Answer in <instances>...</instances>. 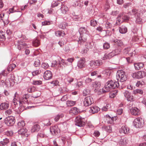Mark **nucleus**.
Segmentation results:
<instances>
[{
  "label": "nucleus",
  "instance_id": "f257e3e1",
  "mask_svg": "<svg viewBox=\"0 0 146 146\" xmlns=\"http://www.w3.org/2000/svg\"><path fill=\"white\" fill-rule=\"evenodd\" d=\"M120 88V85L119 82L111 80L108 81V84L100 90V92L102 93H105L110 91L111 89L115 88Z\"/></svg>",
  "mask_w": 146,
  "mask_h": 146
},
{
  "label": "nucleus",
  "instance_id": "f03ea898",
  "mask_svg": "<svg viewBox=\"0 0 146 146\" xmlns=\"http://www.w3.org/2000/svg\"><path fill=\"white\" fill-rule=\"evenodd\" d=\"M141 12L139 10L135 9H133L131 11L129 12V15H134L135 19V22L137 23L141 24L142 22V19L140 17Z\"/></svg>",
  "mask_w": 146,
  "mask_h": 146
},
{
  "label": "nucleus",
  "instance_id": "7ed1b4c3",
  "mask_svg": "<svg viewBox=\"0 0 146 146\" xmlns=\"http://www.w3.org/2000/svg\"><path fill=\"white\" fill-rule=\"evenodd\" d=\"M116 77L118 82L119 81L121 82H125L127 79V76L125 72L123 71L118 70L117 71Z\"/></svg>",
  "mask_w": 146,
  "mask_h": 146
},
{
  "label": "nucleus",
  "instance_id": "20e7f679",
  "mask_svg": "<svg viewBox=\"0 0 146 146\" xmlns=\"http://www.w3.org/2000/svg\"><path fill=\"white\" fill-rule=\"evenodd\" d=\"M143 120L140 117H138L135 119L133 122V126L136 128L141 127L143 126Z\"/></svg>",
  "mask_w": 146,
  "mask_h": 146
},
{
  "label": "nucleus",
  "instance_id": "39448f33",
  "mask_svg": "<svg viewBox=\"0 0 146 146\" xmlns=\"http://www.w3.org/2000/svg\"><path fill=\"white\" fill-rule=\"evenodd\" d=\"M75 125L79 127H82L85 125L84 118L80 116L77 117L75 119Z\"/></svg>",
  "mask_w": 146,
  "mask_h": 146
},
{
  "label": "nucleus",
  "instance_id": "423d86ee",
  "mask_svg": "<svg viewBox=\"0 0 146 146\" xmlns=\"http://www.w3.org/2000/svg\"><path fill=\"white\" fill-rule=\"evenodd\" d=\"M15 119L13 117L9 116L5 119L4 122L8 126H12L15 123Z\"/></svg>",
  "mask_w": 146,
  "mask_h": 146
},
{
  "label": "nucleus",
  "instance_id": "0eeeda50",
  "mask_svg": "<svg viewBox=\"0 0 146 146\" xmlns=\"http://www.w3.org/2000/svg\"><path fill=\"white\" fill-rule=\"evenodd\" d=\"M83 102L84 106H88L94 103L93 98L90 96H87L84 99Z\"/></svg>",
  "mask_w": 146,
  "mask_h": 146
},
{
  "label": "nucleus",
  "instance_id": "6e6552de",
  "mask_svg": "<svg viewBox=\"0 0 146 146\" xmlns=\"http://www.w3.org/2000/svg\"><path fill=\"white\" fill-rule=\"evenodd\" d=\"M81 35V37L79 38L78 42L81 44L85 42L87 40V38L89 37L88 34L84 33Z\"/></svg>",
  "mask_w": 146,
  "mask_h": 146
},
{
  "label": "nucleus",
  "instance_id": "1a4fd4ad",
  "mask_svg": "<svg viewBox=\"0 0 146 146\" xmlns=\"http://www.w3.org/2000/svg\"><path fill=\"white\" fill-rule=\"evenodd\" d=\"M16 66L15 64H12L8 66L7 68V72L5 70H4L2 72L3 75L4 76H5L7 75V74L9 72H11Z\"/></svg>",
  "mask_w": 146,
  "mask_h": 146
},
{
  "label": "nucleus",
  "instance_id": "9d476101",
  "mask_svg": "<svg viewBox=\"0 0 146 146\" xmlns=\"http://www.w3.org/2000/svg\"><path fill=\"white\" fill-rule=\"evenodd\" d=\"M52 76V72L50 71L46 70L44 73V78L45 80H49L51 78Z\"/></svg>",
  "mask_w": 146,
  "mask_h": 146
},
{
  "label": "nucleus",
  "instance_id": "9b49d317",
  "mask_svg": "<svg viewBox=\"0 0 146 146\" xmlns=\"http://www.w3.org/2000/svg\"><path fill=\"white\" fill-rule=\"evenodd\" d=\"M119 131L121 134H128L129 133V129L126 126H123L119 129Z\"/></svg>",
  "mask_w": 146,
  "mask_h": 146
},
{
  "label": "nucleus",
  "instance_id": "f8f14e48",
  "mask_svg": "<svg viewBox=\"0 0 146 146\" xmlns=\"http://www.w3.org/2000/svg\"><path fill=\"white\" fill-rule=\"evenodd\" d=\"M58 129L56 126H54L50 128V131L53 136H55L58 134Z\"/></svg>",
  "mask_w": 146,
  "mask_h": 146
},
{
  "label": "nucleus",
  "instance_id": "ddd939ff",
  "mask_svg": "<svg viewBox=\"0 0 146 146\" xmlns=\"http://www.w3.org/2000/svg\"><path fill=\"white\" fill-rule=\"evenodd\" d=\"M86 62V60L84 58H80L78 63V66L80 68H82L85 66V63Z\"/></svg>",
  "mask_w": 146,
  "mask_h": 146
},
{
  "label": "nucleus",
  "instance_id": "4468645a",
  "mask_svg": "<svg viewBox=\"0 0 146 146\" xmlns=\"http://www.w3.org/2000/svg\"><path fill=\"white\" fill-rule=\"evenodd\" d=\"M106 117L108 123L111 124L113 123L114 121L116 119V118L115 116H111L109 115H106Z\"/></svg>",
  "mask_w": 146,
  "mask_h": 146
},
{
  "label": "nucleus",
  "instance_id": "2eb2a0df",
  "mask_svg": "<svg viewBox=\"0 0 146 146\" xmlns=\"http://www.w3.org/2000/svg\"><path fill=\"white\" fill-rule=\"evenodd\" d=\"M29 97V95L27 94L23 95L21 99H20L19 103L22 104V103H27L28 102V98Z\"/></svg>",
  "mask_w": 146,
  "mask_h": 146
},
{
  "label": "nucleus",
  "instance_id": "dca6fc26",
  "mask_svg": "<svg viewBox=\"0 0 146 146\" xmlns=\"http://www.w3.org/2000/svg\"><path fill=\"white\" fill-rule=\"evenodd\" d=\"M130 112L132 115L135 116L140 114L139 110L136 108H131L130 110Z\"/></svg>",
  "mask_w": 146,
  "mask_h": 146
},
{
  "label": "nucleus",
  "instance_id": "f3484780",
  "mask_svg": "<svg viewBox=\"0 0 146 146\" xmlns=\"http://www.w3.org/2000/svg\"><path fill=\"white\" fill-rule=\"evenodd\" d=\"M17 42L15 45L17 46V48L19 50H21V48H23L25 45L24 42L22 40H18Z\"/></svg>",
  "mask_w": 146,
  "mask_h": 146
},
{
  "label": "nucleus",
  "instance_id": "a211bd4d",
  "mask_svg": "<svg viewBox=\"0 0 146 146\" xmlns=\"http://www.w3.org/2000/svg\"><path fill=\"white\" fill-rule=\"evenodd\" d=\"M113 53V52H112L109 53H106L102 58V59L104 60H105L111 58L114 56V54Z\"/></svg>",
  "mask_w": 146,
  "mask_h": 146
},
{
  "label": "nucleus",
  "instance_id": "6ab92c4d",
  "mask_svg": "<svg viewBox=\"0 0 146 146\" xmlns=\"http://www.w3.org/2000/svg\"><path fill=\"white\" fill-rule=\"evenodd\" d=\"M135 69L136 70H139L142 68L144 66V64L142 63H136L134 64Z\"/></svg>",
  "mask_w": 146,
  "mask_h": 146
},
{
  "label": "nucleus",
  "instance_id": "aec40b11",
  "mask_svg": "<svg viewBox=\"0 0 146 146\" xmlns=\"http://www.w3.org/2000/svg\"><path fill=\"white\" fill-rule=\"evenodd\" d=\"M9 106L8 102L2 103L0 105V109L1 110H6L9 108Z\"/></svg>",
  "mask_w": 146,
  "mask_h": 146
},
{
  "label": "nucleus",
  "instance_id": "412c9836",
  "mask_svg": "<svg viewBox=\"0 0 146 146\" xmlns=\"http://www.w3.org/2000/svg\"><path fill=\"white\" fill-rule=\"evenodd\" d=\"M100 109V108L98 107L95 106L91 107L90 108L89 112L90 113H94L98 112Z\"/></svg>",
  "mask_w": 146,
  "mask_h": 146
},
{
  "label": "nucleus",
  "instance_id": "4be33fe9",
  "mask_svg": "<svg viewBox=\"0 0 146 146\" xmlns=\"http://www.w3.org/2000/svg\"><path fill=\"white\" fill-rule=\"evenodd\" d=\"M27 130L25 128H23L20 129L18 131V133L19 134H20L23 135L27 136V134H26Z\"/></svg>",
  "mask_w": 146,
  "mask_h": 146
},
{
  "label": "nucleus",
  "instance_id": "5701e85b",
  "mask_svg": "<svg viewBox=\"0 0 146 146\" xmlns=\"http://www.w3.org/2000/svg\"><path fill=\"white\" fill-rule=\"evenodd\" d=\"M123 15V13H120L118 17L117 18V19L116 21L117 23H118L119 24H120L123 23L124 21L123 19V17H122Z\"/></svg>",
  "mask_w": 146,
  "mask_h": 146
},
{
  "label": "nucleus",
  "instance_id": "b1692460",
  "mask_svg": "<svg viewBox=\"0 0 146 146\" xmlns=\"http://www.w3.org/2000/svg\"><path fill=\"white\" fill-rule=\"evenodd\" d=\"M40 129V126L38 124H36L32 127L31 129V131L32 132L37 131L39 130Z\"/></svg>",
  "mask_w": 146,
  "mask_h": 146
},
{
  "label": "nucleus",
  "instance_id": "393cba45",
  "mask_svg": "<svg viewBox=\"0 0 146 146\" xmlns=\"http://www.w3.org/2000/svg\"><path fill=\"white\" fill-rule=\"evenodd\" d=\"M79 32L80 35H83L84 33L88 34V32L87 31V29L84 27H81L80 28Z\"/></svg>",
  "mask_w": 146,
  "mask_h": 146
},
{
  "label": "nucleus",
  "instance_id": "a878e982",
  "mask_svg": "<svg viewBox=\"0 0 146 146\" xmlns=\"http://www.w3.org/2000/svg\"><path fill=\"white\" fill-rule=\"evenodd\" d=\"M61 64L64 66L68 65V62H66L64 60L62 59L61 61L59 60L58 63V66L60 67H62Z\"/></svg>",
  "mask_w": 146,
  "mask_h": 146
},
{
  "label": "nucleus",
  "instance_id": "bb28decb",
  "mask_svg": "<svg viewBox=\"0 0 146 146\" xmlns=\"http://www.w3.org/2000/svg\"><path fill=\"white\" fill-rule=\"evenodd\" d=\"M113 42H114L115 45H117L118 46H121L123 44L122 41L120 40L115 39L114 40Z\"/></svg>",
  "mask_w": 146,
  "mask_h": 146
},
{
  "label": "nucleus",
  "instance_id": "cd10ccee",
  "mask_svg": "<svg viewBox=\"0 0 146 146\" xmlns=\"http://www.w3.org/2000/svg\"><path fill=\"white\" fill-rule=\"evenodd\" d=\"M127 29L125 26H122L119 28V31L120 32L123 34L126 33L127 32Z\"/></svg>",
  "mask_w": 146,
  "mask_h": 146
},
{
  "label": "nucleus",
  "instance_id": "c85d7f7f",
  "mask_svg": "<svg viewBox=\"0 0 146 146\" xmlns=\"http://www.w3.org/2000/svg\"><path fill=\"white\" fill-rule=\"evenodd\" d=\"M79 111V110L76 107L72 108L70 111V112L75 115L77 114Z\"/></svg>",
  "mask_w": 146,
  "mask_h": 146
},
{
  "label": "nucleus",
  "instance_id": "c756f323",
  "mask_svg": "<svg viewBox=\"0 0 146 146\" xmlns=\"http://www.w3.org/2000/svg\"><path fill=\"white\" fill-rule=\"evenodd\" d=\"M145 82L143 80L138 81L136 84V86L137 87H141L145 85Z\"/></svg>",
  "mask_w": 146,
  "mask_h": 146
},
{
  "label": "nucleus",
  "instance_id": "7c9ffc66",
  "mask_svg": "<svg viewBox=\"0 0 146 146\" xmlns=\"http://www.w3.org/2000/svg\"><path fill=\"white\" fill-rule=\"evenodd\" d=\"M143 92V90L141 89H136L133 91L132 93L133 94H139L141 95H142Z\"/></svg>",
  "mask_w": 146,
  "mask_h": 146
},
{
  "label": "nucleus",
  "instance_id": "2f4dec72",
  "mask_svg": "<svg viewBox=\"0 0 146 146\" xmlns=\"http://www.w3.org/2000/svg\"><path fill=\"white\" fill-rule=\"evenodd\" d=\"M102 128L104 129L106 131L109 133L111 132L112 131V128L110 125L104 126L102 127Z\"/></svg>",
  "mask_w": 146,
  "mask_h": 146
},
{
  "label": "nucleus",
  "instance_id": "473e14b6",
  "mask_svg": "<svg viewBox=\"0 0 146 146\" xmlns=\"http://www.w3.org/2000/svg\"><path fill=\"white\" fill-rule=\"evenodd\" d=\"M126 139H121L119 141L118 143L124 146L127 144Z\"/></svg>",
  "mask_w": 146,
  "mask_h": 146
},
{
  "label": "nucleus",
  "instance_id": "72a5a7b5",
  "mask_svg": "<svg viewBox=\"0 0 146 146\" xmlns=\"http://www.w3.org/2000/svg\"><path fill=\"white\" fill-rule=\"evenodd\" d=\"M64 33L62 31H56L55 32V35L58 36H64Z\"/></svg>",
  "mask_w": 146,
  "mask_h": 146
},
{
  "label": "nucleus",
  "instance_id": "f704fd0d",
  "mask_svg": "<svg viewBox=\"0 0 146 146\" xmlns=\"http://www.w3.org/2000/svg\"><path fill=\"white\" fill-rule=\"evenodd\" d=\"M25 123L24 121H19L17 123V125L19 128L25 126Z\"/></svg>",
  "mask_w": 146,
  "mask_h": 146
},
{
  "label": "nucleus",
  "instance_id": "c9c22d12",
  "mask_svg": "<svg viewBox=\"0 0 146 146\" xmlns=\"http://www.w3.org/2000/svg\"><path fill=\"white\" fill-rule=\"evenodd\" d=\"M137 74H138V76L139 78H142L145 75V72L143 71H139L137 72Z\"/></svg>",
  "mask_w": 146,
  "mask_h": 146
},
{
  "label": "nucleus",
  "instance_id": "e433bc0d",
  "mask_svg": "<svg viewBox=\"0 0 146 146\" xmlns=\"http://www.w3.org/2000/svg\"><path fill=\"white\" fill-rule=\"evenodd\" d=\"M4 34L5 33L3 32H0V40L3 41L5 40L6 38Z\"/></svg>",
  "mask_w": 146,
  "mask_h": 146
},
{
  "label": "nucleus",
  "instance_id": "4c0bfd02",
  "mask_svg": "<svg viewBox=\"0 0 146 146\" xmlns=\"http://www.w3.org/2000/svg\"><path fill=\"white\" fill-rule=\"evenodd\" d=\"M118 92V90H116L115 91L110 93V96L111 98H114L117 95Z\"/></svg>",
  "mask_w": 146,
  "mask_h": 146
},
{
  "label": "nucleus",
  "instance_id": "58836bf2",
  "mask_svg": "<svg viewBox=\"0 0 146 146\" xmlns=\"http://www.w3.org/2000/svg\"><path fill=\"white\" fill-rule=\"evenodd\" d=\"M76 103V101L71 100L67 101V104L68 106H72L74 105Z\"/></svg>",
  "mask_w": 146,
  "mask_h": 146
},
{
  "label": "nucleus",
  "instance_id": "ea45409f",
  "mask_svg": "<svg viewBox=\"0 0 146 146\" xmlns=\"http://www.w3.org/2000/svg\"><path fill=\"white\" fill-rule=\"evenodd\" d=\"M110 44L108 42L105 43L103 45V47L104 49L106 50L109 49L110 48Z\"/></svg>",
  "mask_w": 146,
  "mask_h": 146
},
{
  "label": "nucleus",
  "instance_id": "a19ab883",
  "mask_svg": "<svg viewBox=\"0 0 146 146\" xmlns=\"http://www.w3.org/2000/svg\"><path fill=\"white\" fill-rule=\"evenodd\" d=\"M32 83L34 85H40L42 84V81L40 80H33Z\"/></svg>",
  "mask_w": 146,
  "mask_h": 146
},
{
  "label": "nucleus",
  "instance_id": "79ce46f5",
  "mask_svg": "<svg viewBox=\"0 0 146 146\" xmlns=\"http://www.w3.org/2000/svg\"><path fill=\"white\" fill-rule=\"evenodd\" d=\"M63 117V115L62 113L58 114L55 117V118H54V120L56 121H58L60 118H61Z\"/></svg>",
  "mask_w": 146,
  "mask_h": 146
},
{
  "label": "nucleus",
  "instance_id": "37998d69",
  "mask_svg": "<svg viewBox=\"0 0 146 146\" xmlns=\"http://www.w3.org/2000/svg\"><path fill=\"white\" fill-rule=\"evenodd\" d=\"M121 52V49H116L113 50L112 51V52H113L114 54V56L118 54H119Z\"/></svg>",
  "mask_w": 146,
  "mask_h": 146
},
{
  "label": "nucleus",
  "instance_id": "c03bdc74",
  "mask_svg": "<svg viewBox=\"0 0 146 146\" xmlns=\"http://www.w3.org/2000/svg\"><path fill=\"white\" fill-rule=\"evenodd\" d=\"M25 108L24 107V106H20L18 108V110H17L16 111L17 113L18 114L20 113L21 112L23 111L24 110Z\"/></svg>",
  "mask_w": 146,
  "mask_h": 146
},
{
  "label": "nucleus",
  "instance_id": "a18cd8bd",
  "mask_svg": "<svg viewBox=\"0 0 146 146\" xmlns=\"http://www.w3.org/2000/svg\"><path fill=\"white\" fill-rule=\"evenodd\" d=\"M41 67L45 69H46L49 67V65L46 63H43L41 65Z\"/></svg>",
  "mask_w": 146,
  "mask_h": 146
},
{
  "label": "nucleus",
  "instance_id": "49530a36",
  "mask_svg": "<svg viewBox=\"0 0 146 146\" xmlns=\"http://www.w3.org/2000/svg\"><path fill=\"white\" fill-rule=\"evenodd\" d=\"M41 72V71L38 70H37L34 71L32 72V74L33 76H35L39 74Z\"/></svg>",
  "mask_w": 146,
  "mask_h": 146
},
{
  "label": "nucleus",
  "instance_id": "de8ad7c7",
  "mask_svg": "<svg viewBox=\"0 0 146 146\" xmlns=\"http://www.w3.org/2000/svg\"><path fill=\"white\" fill-rule=\"evenodd\" d=\"M90 93V90L87 89L84 90L83 92V95L84 96H86L87 95L89 94Z\"/></svg>",
  "mask_w": 146,
  "mask_h": 146
},
{
  "label": "nucleus",
  "instance_id": "09e8293b",
  "mask_svg": "<svg viewBox=\"0 0 146 146\" xmlns=\"http://www.w3.org/2000/svg\"><path fill=\"white\" fill-rule=\"evenodd\" d=\"M94 62L95 63V64L96 67L97 66H100L102 64V63L100 60H98L95 61H94Z\"/></svg>",
  "mask_w": 146,
  "mask_h": 146
},
{
  "label": "nucleus",
  "instance_id": "8fccbe9b",
  "mask_svg": "<svg viewBox=\"0 0 146 146\" xmlns=\"http://www.w3.org/2000/svg\"><path fill=\"white\" fill-rule=\"evenodd\" d=\"M33 45L35 46H37L39 45V41L38 40H35L33 41Z\"/></svg>",
  "mask_w": 146,
  "mask_h": 146
},
{
  "label": "nucleus",
  "instance_id": "3c124183",
  "mask_svg": "<svg viewBox=\"0 0 146 146\" xmlns=\"http://www.w3.org/2000/svg\"><path fill=\"white\" fill-rule=\"evenodd\" d=\"M125 97L127 99L131 95L130 93L128 91H126L123 93Z\"/></svg>",
  "mask_w": 146,
  "mask_h": 146
},
{
  "label": "nucleus",
  "instance_id": "603ef678",
  "mask_svg": "<svg viewBox=\"0 0 146 146\" xmlns=\"http://www.w3.org/2000/svg\"><path fill=\"white\" fill-rule=\"evenodd\" d=\"M40 65V61L39 60H37L35 61L34 63V66L35 67H38Z\"/></svg>",
  "mask_w": 146,
  "mask_h": 146
},
{
  "label": "nucleus",
  "instance_id": "864d4df0",
  "mask_svg": "<svg viewBox=\"0 0 146 146\" xmlns=\"http://www.w3.org/2000/svg\"><path fill=\"white\" fill-rule=\"evenodd\" d=\"M94 63V61H92L90 62V65L91 68H96V66H95Z\"/></svg>",
  "mask_w": 146,
  "mask_h": 146
},
{
  "label": "nucleus",
  "instance_id": "5fc2aeb1",
  "mask_svg": "<svg viewBox=\"0 0 146 146\" xmlns=\"http://www.w3.org/2000/svg\"><path fill=\"white\" fill-rule=\"evenodd\" d=\"M17 100L15 98H14L13 101V102L12 103V105L13 107V108H14L16 106V105L17 104Z\"/></svg>",
  "mask_w": 146,
  "mask_h": 146
},
{
  "label": "nucleus",
  "instance_id": "6e6d98bb",
  "mask_svg": "<svg viewBox=\"0 0 146 146\" xmlns=\"http://www.w3.org/2000/svg\"><path fill=\"white\" fill-rule=\"evenodd\" d=\"M67 25L64 23H61L59 25V26L60 28L64 29L66 28V27Z\"/></svg>",
  "mask_w": 146,
  "mask_h": 146
},
{
  "label": "nucleus",
  "instance_id": "4d7b16f0",
  "mask_svg": "<svg viewBox=\"0 0 146 146\" xmlns=\"http://www.w3.org/2000/svg\"><path fill=\"white\" fill-rule=\"evenodd\" d=\"M97 21L94 20L91 21V25L93 27H95L97 24Z\"/></svg>",
  "mask_w": 146,
  "mask_h": 146
},
{
  "label": "nucleus",
  "instance_id": "13d9d810",
  "mask_svg": "<svg viewBox=\"0 0 146 146\" xmlns=\"http://www.w3.org/2000/svg\"><path fill=\"white\" fill-rule=\"evenodd\" d=\"M13 134V132L12 131H8L5 132V134L6 135L8 136H11Z\"/></svg>",
  "mask_w": 146,
  "mask_h": 146
},
{
  "label": "nucleus",
  "instance_id": "bf43d9fd",
  "mask_svg": "<svg viewBox=\"0 0 146 146\" xmlns=\"http://www.w3.org/2000/svg\"><path fill=\"white\" fill-rule=\"evenodd\" d=\"M138 74H137V72H135L133 73L132 75L131 76H132V77L133 78H139V76H138Z\"/></svg>",
  "mask_w": 146,
  "mask_h": 146
},
{
  "label": "nucleus",
  "instance_id": "052dcab7",
  "mask_svg": "<svg viewBox=\"0 0 146 146\" xmlns=\"http://www.w3.org/2000/svg\"><path fill=\"white\" fill-rule=\"evenodd\" d=\"M94 45V43L93 42H91L88 43L87 44V47L88 48H92Z\"/></svg>",
  "mask_w": 146,
  "mask_h": 146
},
{
  "label": "nucleus",
  "instance_id": "680f3d73",
  "mask_svg": "<svg viewBox=\"0 0 146 146\" xmlns=\"http://www.w3.org/2000/svg\"><path fill=\"white\" fill-rule=\"evenodd\" d=\"M12 113V110H11L9 109L5 111V113L7 115H9L11 114Z\"/></svg>",
  "mask_w": 146,
  "mask_h": 146
},
{
  "label": "nucleus",
  "instance_id": "e2e57ef3",
  "mask_svg": "<svg viewBox=\"0 0 146 146\" xmlns=\"http://www.w3.org/2000/svg\"><path fill=\"white\" fill-rule=\"evenodd\" d=\"M73 20H74L75 21H78L80 20L81 18L80 17L78 16H74V17H73Z\"/></svg>",
  "mask_w": 146,
  "mask_h": 146
},
{
  "label": "nucleus",
  "instance_id": "0e129e2a",
  "mask_svg": "<svg viewBox=\"0 0 146 146\" xmlns=\"http://www.w3.org/2000/svg\"><path fill=\"white\" fill-rule=\"evenodd\" d=\"M60 3L54 1L52 3V7H55L57 6L58 4Z\"/></svg>",
  "mask_w": 146,
  "mask_h": 146
},
{
  "label": "nucleus",
  "instance_id": "69168bd1",
  "mask_svg": "<svg viewBox=\"0 0 146 146\" xmlns=\"http://www.w3.org/2000/svg\"><path fill=\"white\" fill-rule=\"evenodd\" d=\"M58 64L57 62L56 61H53L52 63L51 66L53 67H56Z\"/></svg>",
  "mask_w": 146,
  "mask_h": 146
},
{
  "label": "nucleus",
  "instance_id": "338daca9",
  "mask_svg": "<svg viewBox=\"0 0 146 146\" xmlns=\"http://www.w3.org/2000/svg\"><path fill=\"white\" fill-rule=\"evenodd\" d=\"M127 100L128 101H134V98L131 95L127 99Z\"/></svg>",
  "mask_w": 146,
  "mask_h": 146
},
{
  "label": "nucleus",
  "instance_id": "774afa93",
  "mask_svg": "<svg viewBox=\"0 0 146 146\" xmlns=\"http://www.w3.org/2000/svg\"><path fill=\"white\" fill-rule=\"evenodd\" d=\"M122 17L124 21L128 20L129 19V17L127 15H124L123 16V15Z\"/></svg>",
  "mask_w": 146,
  "mask_h": 146
}]
</instances>
